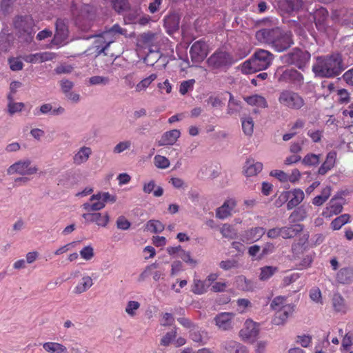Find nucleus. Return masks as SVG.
Segmentation results:
<instances>
[{
	"mask_svg": "<svg viewBox=\"0 0 353 353\" xmlns=\"http://www.w3.org/2000/svg\"><path fill=\"white\" fill-rule=\"evenodd\" d=\"M116 199L108 192H98L92 194L90 198V202L81 205L86 213L82 214V217L88 223H94L99 227L105 228L110 221V216L108 212H97L105 206L108 201L114 202Z\"/></svg>",
	"mask_w": 353,
	"mask_h": 353,
	"instance_id": "1",
	"label": "nucleus"
},
{
	"mask_svg": "<svg viewBox=\"0 0 353 353\" xmlns=\"http://www.w3.org/2000/svg\"><path fill=\"white\" fill-rule=\"evenodd\" d=\"M345 69L342 56L339 53L318 56L312 67L315 76L321 78H334Z\"/></svg>",
	"mask_w": 353,
	"mask_h": 353,
	"instance_id": "2",
	"label": "nucleus"
},
{
	"mask_svg": "<svg viewBox=\"0 0 353 353\" xmlns=\"http://www.w3.org/2000/svg\"><path fill=\"white\" fill-rule=\"evenodd\" d=\"M273 58L274 55L270 52L259 49L250 59L243 63L242 71L248 74L266 70L272 64Z\"/></svg>",
	"mask_w": 353,
	"mask_h": 353,
	"instance_id": "3",
	"label": "nucleus"
},
{
	"mask_svg": "<svg viewBox=\"0 0 353 353\" xmlns=\"http://www.w3.org/2000/svg\"><path fill=\"white\" fill-rule=\"evenodd\" d=\"M310 59L311 54L307 50L299 48L292 49L282 57L284 63L294 65L301 70H304L307 67Z\"/></svg>",
	"mask_w": 353,
	"mask_h": 353,
	"instance_id": "4",
	"label": "nucleus"
},
{
	"mask_svg": "<svg viewBox=\"0 0 353 353\" xmlns=\"http://www.w3.org/2000/svg\"><path fill=\"white\" fill-rule=\"evenodd\" d=\"M235 61L229 52L218 49L209 57L206 63L211 70H221L228 68Z\"/></svg>",
	"mask_w": 353,
	"mask_h": 353,
	"instance_id": "5",
	"label": "nucleus"
},
{
	"mask_svg": "<svg viewBox=\"0 0 353 353\" xmlns=\"http://www.w3.org/2000/svg\"><path fill=\"white\" fill-rule=\"evenodd\" d=\"M278 101L282 107L290 110H300L305 105V100L298 92L291 90H283Z\"/></svg>",
	"mask_w": 353,
	"mask_h": 353,
	"instance_id": "6",
	"label": "nucleus"
},
{
	"mask_svg": "<svg viewBox=\"0 0 353 353\" xmlns=\"http://www.w3.org/2000/svg\"><path fill=\"white\" fill-rule=\"evenodd\" d=\"M275 77L280 83H289L294 86H301L304 82L303 74L293 68H280L276 70Z\"/></svg>",
	"mask_w": 353,
	"mask_h": 353,
	"instance_id": "7",
	"label": "nucleus"
},
{
	"mask_svg": "<svg viewBox=\"0 0 353 353\" xmlns=\"http://www.w3.org/2000/svg\"><path fill=\"white\" fill-rule=\"evenodd\" d=\"M127 30L122 28L119 24L116 23L108 30H105L102 34L99 37L97 42L105 43L104 46H102L99 49V46H97L98 53H104L106 54L105 50L113 42H114L120 36L125 35Z\"/></svg>",
	"mask_w": 353,
	"mask_h": 353,
	"instance_id": "8",
	"label": "nucleus"
},
{
	"mask_svg": "<svg viewBox=\"0 0 353 353\" xmlns=\"http://www.w3.org/2000/svg\"><path fill=\"white\" fill-rule=\"evenodd\" d=\"M303 199V191L299 188H296L292 191L283 192L276 201V205L280 207L283 203L290 199L287 203V208L288 210H292L301 203Z\"/></svg>",
	"mask_w": 353,
	"mask_h": 353,
	"instance_id": "9",
	"label": "nucleus"
},
{
	"mask_svg": "<svg viewBox=\"0 0 353 353\" xmlns=\"http://www.w3.org/2000/svg\"><path fill=\"white\" fill-rule=\"evenodd\" d=\"M311 15L318 31L327 33L330 28L327 10L322 6H319L314 9Z\"/></svg>",
	"mask_w": 353,
	"mask_h": 353,
	"instance_id": "10",
	"label": "nucleus"
},
{
	"mask_svg": "<svg viewBox=\"0 0 353 353\" xmlns=\"http://www.w3.org/2000/svg\"><path fill=\"white\" fill-rule=\"evenodd\" d=\"M294 44L291 32H285L278 29L276 36L274 39L272 48L276 52H281L290 48Z\"/></svg>",
	"mask_w": 353,
	"mask_h": 353,
	"instance_id": "11",
	"label": "nucleus"
},
{
	"mask_svg": "<svg viewBox=\"0 0 353 353\" xmlns=\"http://www.w3.org/2000/svg\"><path fill=\"white\" fill-rule=\"evenodd\" d=\"M209 52V46L203 39L195 41L191 46L190 54L193 62L201 63L207 57Z\"/></svg>",
	"mask_w": 353,
	"mask_h": 353,
	"instance_id": "12",
	"label": "nucleus"
},
{
	"mask_svg": "<svg viewBox=\"0 0 353 353\" xmlns=\"http://www.w3.org/2000/svg\"><path fill=\"white\" fill-rule=\"evenodd\" d=\"M38 168L36 166H31V161L29 159H26L11 165L7 172L8 174L31 175L35 174Z\"/></svg>",
	"mask_w": 353,
	"mask_h": 353,
	"instance_id": "13",
	"label": "nucleus"
},
{
	"mask_svg": "<svg viewBox=\"0 0 353 353\" xmlns=\"http://www.w3.org/2000/svg\"><path fill=\"white\" fill-rule=\"evenodd\" d=\"M34 26V20L30 16H17L14 20V28L21 34L31 35Z\"/></svg>",
	"mask_w": 353,
	"mask_h": 353,
	"instance_id": "14",
	"label": "nucleus"
},
{
	"mask_svg": "<svg viewBox=\"0 0 353 353\" xmlns=\"http://www.w3.org/2000/svg\"><path fill=\"white\" fill-rule=\"evenodd\" d=\"M72 12L75 17L77 24L80 25L81 21H88L92 18L94 14V10L92 6L83 4L79 8H77L76 6H73Z\"/></svg>",
	"mask_w": 353,
	"mask_h": 353,
	"instance_id": "15",
	"label": "nucleus"
},
{
	"mask_svg": "<svg viewBox=\"0 0 353 353\" xmlns=\"http://www.w3.org/2000/svg\"><path fill=\"white\" fill-rule=\"evenodd\" d=\"M258 325L252 320H247L240 331V336L245 341H254L259 334Z\"/></svg>",
	"mask_w": 353,
	"mask_h": 353,
	"instance_id": "16",
	"label": "nucleus"
},
{
	"mask_svg": "<svg viewBox=\"0 0 353 353\" xmlns=\"http://www.w3.org/2000/svg\"><path fill=\"white\" fill-rule=\"evenodd\" d=\"M278 29L279 28L261 29L256 31L255 37L259 42L272 46Z\"/></svg>",
	"mask_w": 353,
	"mask_h": 353,
	"instance_id": "17",
	"label": "nucleus"
},
{
	"mask_svg": "<svg viewBox=\"0 0 353 353\" xmlns=\"http://www.w3.org/2000/svg\"><path fill=\"white\" fill-rule=\"evenodd\" d=\"M276 311L272 323L276 325H283L289 316L294 312V307L291 305H285L281 307L279 310H274Z\"/></svg>",
	"mask_w": 353,
	"mask_h": 353,
	"instance_id": "18",
	"label": "nucleus"
},
{
	"mask_svg": "<svg viewBox=\"0 0 353 353\" xmlns=\"http://www.w3.org/2000/svg\"><path fill=\"white\" fill-rule=\"evenodd\" d=\"M56 31L54 39L57 43H61L68 37L69 30L66 21L62 19H58L55 23Z\"/></svg>",
	"mask_w": 353,
	"mask_h": 353,
	"instance_id": "19",
	"label": "nucleus"
},
{
	"mask_svg": "<svg viewBox=\"0 0 353 353\" xmlns=\"http://www.w3.org/2000/svg\"><path fill=\"white\" fill-rule=\"evenodd\" d=\"M236 205V202L233 199H227L223 204L216 210V216L220 219H225L232 214Z\"/></svg>",
	"mask_w": 353,
	"mask_h": 353,
	"instance_id": "20",
	"label": "nucleus"
},
{
	"mask_svg": "<svg viewBox=\"0 0 353 353\" xmlns=\"http://www.w3.org/2000/svg\"><path fill=\"white\" fill-rule=\"evenodd\" d=\"M234 316V314L231 312H221L215 316V323L221 330H230L232 328V319Z\"/></svg>",
	"mask_w": 353,
	"mask_h": 353,
	"instance_id": "21",
	"label": "nucleus"
},
{
	"mask_svg": "<svg viewBox=\"0 0 353 353\" xmlns=\"http://www.w3.org/2000/svg\"><path fill=\"white\" fill-rule=\"evenodd\" d=\"M265 233L262 227H255L245 231L242 236V241L246 243H253L259 241Z\"/></svg>",
	"mask_w": 353,
	"mask_h": 353,
	"instance_id": "22",
	"label": "nucleus"
},
{
	"mask_svg": "<svg viewBox=\"0 0 353 353\" xmlns=\"http://www.w3.org/2000/svg\"><path fill=\"white\" fill-rule=\"evenodd\" d=\"M343 210L342 203L335 198H332L329 202L327 206L322 212V216L325 218H331L334 215H337Z\"/></svg>",
	"mask_w": 353,
	"mask_h": 353,
	"instance_id": "23",
	"label": "nucleus"
},
{
	"mask_svg": "<svg viewBox=\"0 0 353 353\" xmlns=\"http://www.w3.org/2000/svg\"><path fill=\"white\" fill-rule=\"evenodd\" d=\"M181 136V132L179 130H172L167 131L161 136V139L158 141V145H174L178 139Z\"/></svg>",
	"mask_w": 353,
	"mask_h": 353,
	"instance_id": "24",
	"label": "nucleus"
},
{
	"mask_svg": "<svg viewBox=\"0 0 353 353\" xmlns=\"http://www.w3.org/2000/svg\"><path fill=\"white\" fill-rule=\"evenodd\" d=\"M336 159V152L330 151L326 156L325 161L320 166L318 173L321 175H325L329 170L334 168Z\"/></svg>",
	"mask_w": 353,
	"mask_h": 353,
	"instance_id": "25",
	"label": "nucleus"
},
{
	"mask_svg": "<svg viewBox=\"0 0 353 353\" xmlns=\"http://www.w3.org/2000/svg\"><path fill=\"white\" fill-rule=\"evenodd\" d=\"M303 230L301 224H294L281 227V237L283 239H292L301 233Z\"/></svg>",
	"mask_w": 353,
	"mask_h": 353,
	"instance_id": "26",
	"label": "nucleus"
},
{
	"mask_svg": "<svg viewBox=\"0 0 353 353\" xmlns=\"http://www.w3.org/2000/svg\"><path fill=\"white\" fill-rule=\"evenodd\" d=\"M263 169V164L256 162L253 159L246 161L244 166V172L247 176H252L258 174Z\"/></svg>",
	"mask_w": 353,
	"mask_h": 353,
	"instance_id": "27",
	"label": "nucleus"
},
{
	"mask_svg": "<svg viewBox=\"0 0 353 353\" xmlns=\"http://www.w3.org/2000/svg\"><path fill=\"white\" fill-rule=\"evenodd\" d=\"M353 279V268L347 267L343 268L336 273V280L342 284L351 283Z\"/></svg>",
	"mask_w": 353,
	"mask_h": 353,
	"instance_id": "28",
	"label": "nucleus"
},
{
	"mask_svg": "<svg viewBox=\"0 0 353 353\" xmlns=\"http://www.w3.org/2000/svg\"><path fill=\"white\" fill-rule=\"evenodd\" d=\"M93 285L92 279L90 276H84L74 288L73 292L76 294H82L88 291Z\"/></svg>",
	"mask_w": 353,
	"mask_h": 353,
	"instance_id": "29",
	"label": "nucleus"
},
{
	"mask_svg": "<svg viewBox=\"0 0 353 353\" xmlns=\"http://www.w3.org/2000/svg\"><path fill=\"white\" fill-rule=\"evenodd\" d=\"M157 266L158 265L156 263L148 265L144 271L140 274V279L141 280H145L149 275L152 274L153 279L155 281H159L162 278L163 274L161 272L157 270L153 272L154 270L157 268Z\"/></svg>",
	"mask_w": 353,
	"mask_h": 353,
	"instance_id": "30",
	"label": "nucleus"
},
{
	"mask_svg": "<svg viewBox=\"0 0 353 353\" xmlns=\"http://www.w3.org/2000/svg\"><path fill=\"white\" fill-rule=\"evenodd\" d=\"M42 346L48 353H68L67 347L57 342H46L42 344Z\"/></svg>",
	"mask_w": 353,
	"mask_h": 353,
	"instance_id": "31",
	"label": "nucleus"
},
{
	"mask_svg": "<svg viewBox=\"0 0 353 353\" xmlns=\"http://www.w3.org/2000/svg\"><path fill=\"white\" fill-rule=\"evenodd\" d=\"M92 150L89 147H82L79 150L74 154L73 157V162L76 165H81L88 161Z\"/></svg>",
	"mask_w": 353,
	"mask_h": 353,
	"instance_id": "32",
	"label": "nucleus"
},
{
	"mask_svg": "<svg viewBox=\"0 0 353 353\" xmlns=\"http://www.w3.org/2000/svg\"><path fill=\"white\" fill-rule=\"evenodd\" d=\"M332 307L335 312L345 313L347 306L343 297L339 293H335L332 299Z\"/></svg>",
	"mask_w": 353,
	"mask_h": 353,
	"instance_id": "33",
	"label": "nucleus"
},
{
	"mask_svg": "<svg viewBox=\"0 0 353 353\" xmlns=\"http://www.w3.org/2000/svg\"><path fill=\"white\" fill-rule=\"evenodd\" d=\"M234 283L236 288L242 291H252L254 288L253 282L243 275L236 276Z\"/></svg>",
	"mask_w": 353,
	"mask_h": 353,
	"instance_id": "34",
	"label": "nucleus"
},
{
	"mask_svg": "<svg viewBox=\"0 0 353 353\" xmlns=\"http://www.w3.org/2000/svg\"><path fill=\"white\" fill-rule=\"evenodd\" d=\"M246 103L252 106L260 108H265L268 106L265 97L259 94H254L244 98Z\"/></svg>",
	"mask_w": 353,
	"mask_h": 353,
	"instance_id": "35",
	"label": "nucleus"
},
{
	"mask_svg": "<svg viewBox=\"0 0 353 353\" xmlns=\"http://www.w3.org/2000/svg\"><path fill=\"white\" fill-rule=\"evenodd\" d=\"M223 347L228 353H247L246 348L234 341L224 342Z\"/></svg>",
	"mask_w": 353,
	"mask_h": 353,
	"instance_id": "36",
	"label": "nucleus"
},
{
	"mask_svg": "<svg viewBox=\"0 0 353 353\" xmlns=\"http://www.w3.org/2000/svg\"><path fill=\"white\" fill-rule=\"evenodd\" d=\"M332 188L330 186H326L321 192L312 199V204L316 206L322 205L330 196Z\"/></svg>",
	"mask_w": 353,
	"mask_h": 353,
	"instance_id": "37",
	"label": "nucleus"
},
{
	"mask_svg": "<svg viewBox=\"0 0 353 353\" xmlns=\"http://www.w3.org/2000/svg\"><path fill=\"white\" fill-rule=\"evenodd\" d=\"M155 186L156 184L154 181L151 180L143 184V191L146 194L153 192V195L156 197L162 196L163 194V189L161 187H157V188L154 190Z\"/></svg>",
	"mask_w": 353,
	"mask_h": 353,
	"instance_id": "38",
	"label": "nucleus"
},
{
	"mask_svg": "<svg viewBox=\"0 0 353 353\" xmlns=\"http://www.w3.org/2000/svg\"><path fill=\"white\" fill-rule=\"evenodd\" d=\"M220 232L223 237L228 239H235L237 236V231L235 230V228L232 225L228 223H225L222 225V227L220 228Z\"/></svg>",
	"mask_w": 353,
	"mask_h": 353,
	"instance_id": "39",
	"label": "nucleus"
},
{
	"mask_svg": "<svg viewBox=\"0 0 353 353\" xmlns=\"http://www.w3.org/2000/svg\"><path fill=\"white\" fill-rule=\"evenodd\" d=\"M208 287L209 284H207V281H203L198 279H194L192 292L195 294H202L207 291Z\"/></svg>",
	"mask_w": 353,
	"mask_h": 353,
	"instance_id": "40",
	"label": "nucleus"
},
{
	"mask_svg": "<svg viewBox=\"0 0 353 353\" xmlns=\"http://www.w3.org/2000/svg\"><path fill=\"white\" fill-rule=\"evenodd\" d=\"M350 216L348 214H343L336 217L331 222L332 228L334 230L341 229L342 226L350 221Z\"/></svg>",
	"mask_w": 353,
	"mask_h": 353,
	"instance_id": "41",
	"label": "nucleus"
},
{
	"mask_svg": "<svg viewBox=\"0 0 353 353\" xmlns=\"http://www.w3.org/2000/svg\"><path fill=\"white\" fill-rule=\"evenodd\" d=\"M164 228V225L158 220H150L145 225V229L153 233H160Z\"/></svg>",
	"mask_w": 353,
	"mask_h": 353,
	"instance_id": "42",
	"label": "nucleus"
},
{
	"mask_svg": "<svg viewBox=\"0 0 353 353\" xmlns=\"http://www.w3.org/2000/svg\"><path fill=\"white\" fill-rule=\"evenodd\" d=\"M320 154L310 153L302 159V163L306 166H314L320 162Z\"/></svg>",
	"mask_w": 353,
	"mask_h": 353,
	"instance_id": "43",
	"label": "nucleus"
},
{
	"mask_svg": "<svg viewBox=\"0 0 353 353\" xmlns=\"http://www.w3.org/2000/svg\"><path fill=\"white\" fill-rule=\"evenodd\" d=\"M157 78V75L156 74H151L149 77L143 79L137 83L136 85V91L141 92L145 90Z\"/></svg>",
	"mask_w": 353,
	"mask_h": 353,
	"instance_id": "44",
	"label": "nucleus"
},
{
	"mask_svg": "<svg viewBox=\"0 0 353 353\" xmlns=\"http://www.w3.org/2000/svg\"><path fill=\"white\" fill-rule=\"evenodd\" d=\"M277 271V268L273 266H264L261 268L259 279L261 281L269 279Z\"/></svg>",
	"mask_w": 353,
	"mask_h": 353,
	"instance_id": "45",
	"label": "nucleus"
},
{
	"mask_svg": "<svg viewBox=\"0 0 353 353\" xmlns=\"http://www.w3.org/2000/svg\"><path fill=\"white\" fill-rule=\"evenodd\" d=\"M113 8L118 13L123 12L130 8L128 0H111Z\"/></svg>",
	"mask_w": 353,
	"mask_h": 353,
	"instance_id": "46",
	"label": "nucleus"
},
{
	"mask_svg": "<svg viewBox=\"0 0 353 353\" xmlns=\"http://www.w3.org/2000/svg\"><path fill=\"white\" fill-rule=\"evenodd\" d=\"M241 123L243 132L248 136H251L254 131V121L252 118H244L242 119Z\"/></svg>",
	"mask_w": 353,
	"mask_h": 353,
	"instance_id": "47",
	"label": "nucleus"
},
{
	"mask_svg": "<svg viewBox=\"0 0 353 353\" xmlns=\"http://www.w3.org/2000/svg\"><path fill=\"white\" fill-rule=\"evenodd\" d=\"M229 94L230 99L228 102L227 112L229 114H233L234 113L239 112L240 108V102L234 100L231 93Z\"/></svg>",
	"mask_w": 353,
	"mask_h": 353,
	"instance_id": "48",
	"label": "nucleus"
},
{
	"mask_svg": "<svg viewBox=\"0 0 353 353\" xmlns=\"http://www.w3.org/2000/svg\"><path fill=\"white\" fill-rule=\"evenodd\" d=\"M25 105L22 102H14L10 101L8 104V111L10 115H12L17 112H19L24 108Z\"/></svg>",
	"mask_w": 353,
	"mask_h": 353,
	"instance_id": "49",
	"label": "nucleus"
},
{
	"mask_svg": "<svg viewBox=\"0 0 353 353\" xmlns=\"http://www.w3.org/2000/svg\"><path fill=\"white\" fill-rule=\"evenodd\" d=\"M140 305L138 301H130L127 303L125 311L130 316H134L136 315V310L140 307Z\"/></svg>",
	"mask_w": 353,
	"mask_h": 353,
	"instance_id": "50",
	"label": "nucleus"
},
{
	"mask_svg": "<svg viewBox=\"0 0 353 353\" xmlns=\"http://www.w3.org/2000/svg\"><path fill=\"white\" fill-rule=\"evenodd\" d=\"M194 83H195L194 79H189L187 81H183L180 84L179 92L182 95H185L190 90L193 89Z\"/></svg>",
	"mask_w": 353,
	"mask_h": 353,
	"instance_id": "51",
	"label": "nucleus"
},
{
	"mask_svg": "<svg viewBox=\"0 0 353 353\" xmlns=\"http://www.w3.org/2000/svg\"><path fill=\"white\" fill-rule=\"evenodd\" d=\"M154 165L161 169H165L169 167L170 161L169 160L161 155H156L154 159Z\"/></svg>",
	"mask_w": 353,
	"mask_h": 353,
	"instance_id": "52",
	"label": "nucleus"
},
{
	"mask_svg": "<svg viewBox=\"0 0 353 353\" xmlns=\"http://www.w3.org/2000/svg\"><path fill=\"white\" fill-rule=\"evenodd\" d=\"M353 344V334L347 332L343 336L341 343V348L343 350L347 351Z\"/></svg>",
	"mask_w": 353,
	"mask_h": 353,
	"instance_id": "53",
	"label": "nucleus"
},
{
	"mask_svg": "<svg viewBox=\"0 0 353 353\" xmlns=\"http://www.w3.org/2000/svg\"><path fill=\"white\" fill-rule=\"evenodd\" d=\"M116 225L118 229L126 230L130 228L131 223L124 216H120L117 219Z\"/></svg>",
	"mask_w": 353,
	"mask_h": 353,
	"instance_id": "54",
	"label": "nucleus"
},
{
	"mask_svg": "<svg viewBox=\"0 0 353 353\" xmlns=\"http://www.w3.org/2000/svg\"><path fill=\"white\" fill-rule=\"evenodd\" d=\"M176 336V329L172 330L166 333V334L161 339L160 344L163 346H168L172 342V341Z\"/></svg>",
	"mask_w": 353,
	"mask_h": 353,
	"instance_id": "55",
	"label": "nucleus"
},
{
	"mask_svg": "<svg viewBox=\"0 0 353 353\" xmlns=\"http://www.w3.org/2000/svg\"><path fill=\"white\" fill-rule=\"evenodd\" d=\"M10 68L12 71H19L23 69V62L18 57L10 58L8 60Z\"/></svg>",
	"mask_w": 353,
	"mask_h": 353,
	"instance_id": "56",
	"label": "nucleus"
},
{
	"mask_svg": "<svg viewBox=\"0 0 353 353\" xmlns=\"http://www.w3.org/2000/svg\"><path fill=\"white\" fill-rule=\"evenodd\" d=\"M219 266L224 270H229L232 268H236L239 266L238 261L234 259L222 261L219 263Z\"/></svg>",
	"mask_w": 353,
	"mask_h": 353,
	"instance_id": "57",
	"label": "nucleus"
},
{
	"mask_svg": "<svg viewBox=\"0 0 353 353\" xmlns=\"http://www.w3.org/2000/svg\"><path fill=\"white\" fill-rule=\"evenodd\" d=\"M208 103L215 108H221L224 105L222 99L219 96H210L208 99Z\"/></svg>",
	"mask_w": 353,
	"mask_h": 353,
	"instance_id": "58",
	"label": "nucleus"
},
{
	"mask_svg": "<svg viewBox=\"0 0 353 353\" xmlns=\"http://www.w3.org/2000/svg\"><path fill=\"white\" fill-rule=\"evenodd\" d=\"M179 257L186 263H188L191 265L195 266L196 264V261L193 259L191 256L190 252H187L184 250L180 253Z\"/></svg>",
	"mask_w": 353,
	"mask_h": 353,
	"instance_id": "59",
	"label": "nucleus"
},
{
	"mask_svg": "<svg viewBox=\"0 0 353 353\" xmlns=\"http://www.w3.org/2000/svg\"><path fill=\"white\" fill-rule=\"evenodd\" d=\"M80 255L83 259L86 261L90 260L94 256L93 248L91 246L84 247L80 251Z\"/></svg>",
	"mask_w": 353,
	"mask_h": 353,
	"instance_id": "60",
	"label": "nucleus"
},
{
	"mask_svg": "<svg viewBox=\"0 0 353 353\" xmlns=\"http://www.w3.org/2000/svg\"><path fill=\"white\" fill-rule=\"evenodd\" d=\"M285 305V299L284 297L276 296L272 300L270 307L273 310H279L281 307Z\"/></svg>",
	"mask_w": 353,
	"mask_h": 353,
	"instance_id": "61",
	"label": "nucleus"
},
{
	"mask_svg": "<svg viewBox=\"0 0 353 353\" xmlns=\"http://www.w3.org/2000/svg\"><path fill=\"white\" fill-rule=\"evenodd\" d=\"M109 78L105 77L94 76L90 78V83L92 85H106L109 83Z\"/></svg>",
	"mask_w": 353,
	"mask_h": 353,
	"instance_id": "62",
	"label": "nucleus"
},
{
	"mask_svg": "<svg viewBox=\"0 0 353 353\" xmlns=\"http://www.w3.org/2000/svg\"><path fill=\"white\" fill-rule=\"evenodd\" d=\"M270 176H274L282 183L287 182V173L279 170H273L270 173Z\"/></svg>",
	"mask_w": 353,
	"mask_h": 353,
	"instance_id": "63",
	"label": "nucleus"
},
{
	"mask_svg": "<svg viewBox=\"0 0 353 353\" xmlns=\"http://www.w3.org/2000/svg\"><path fill=\"white\" fill-rule=\"evenodd\" d=\"M301 174L298 169L292 170L290 174H287V182L290 181L292 183L298 182L301 179Z\"/></svg>",
	"mask_w": 353,
	"mask_h": 353,
	"instance_id": "64",
	"label": "nucleus"
}]
</instances>
